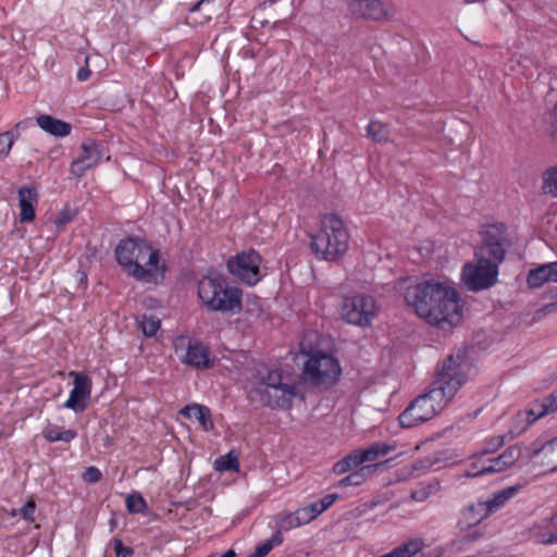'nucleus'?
Wrapping results in <instances>:
<instances>
[{
	"mask_svg": "<svg viewBox=\"0 0 557 557\" xmlns=\"http://www.w3.org/2000/svg\"><path fill=\"white\" fill-rule=\"evenodd\" d=\"M397 290L418 317L441 329L457 325L462 318L459 295L448 282L405 277Z\"/></svg>",
	"mask_w": 557,
	"mask_h": 557,
	"instance_id": "f257e3e1",
	"label": "nucleus"
},
{
	"mask_svg": "<svg viewBox=\"0 0 557 557\" xmlns=\"http://www.w3.org/2000/svg\"><path fill=\"white\" fill-rule=\"evenodd\" d=\"M461 356H449L436 373L429 389L416 397L399 414L403 428H413L431 420L440 413L454 398L467 377L462 369Z\"/></svg>",
	"mask_w": 557,
	"mask_h": 557,
	"instance_id": "f03ea898",
	"label": "nucleus"
},
{
	"mask_svg": "<svg viewBox=\"0 0 557 557\" xmlns=\"http://www.w3.org/2000/svg\"><path fill=\"white\" fill-rule=\"evenodd\" d=\"M482 243L474 249L473 261L462 267L461 277L468 289L479 292L494 286L499 264L506 255V226L504 223L488 224L481 232Z\"/></svg>",
	"mask_w": 557,
	"mask_h": 557,
	"instance_id": "7ed1b4c3",
	"label": "nucleus"
},
{
	"mask_svg": "<svg viewBox=\"0 0 557 557\" xmlns=\"http://www.w3.org/2000/svg\"><path fill=\"white\" fill-rule=\"evenodd\" d=\"M309 237L310 249L319 260L337 261L348 249V231L334 213L321 215L319 230Z\"/></svg>",
	"mask_w": 557,
	"mask_h": 557,
	"instance_id": "20e7f679",
	"label": "nucleus"
},
{
	"mask_svg": "<svg viewBox=\"0 0 557 557\" xmlns=\"http://www.w3.org/2000/svg\"><path fill=\"white\" fill-rule=\"evenodd\" d=\"M197 293L202 305L211 311L235 314L242 310V290L230 286L220 274L202 276Z\"/></svg>",
	"mask_w": 557,
	"mask_h": 557,
	"instance_id": "39448f33",
	"label": "nucleus"
},
{
	"mask_svg": "<svg viewBox=\"0 0 557 557\" xmlns=\"http://www.w3.org/2000/svg\"><path fill=\"white\" fill-rule=\"evenodd\" d=\"M253 393L263 406L274 409H290L296 397L302 399L297 384L283 383L277 370H268L260 374L253 386Z\"/></svg>",
	"mask_w": 557,
	"mask_h": 557,
	"instance_id": "423d86ee",
	"label": "nucleus"
},
{
	"mask_svg": "<svg viewBox=\"0 0 557 557\" xmlns=\"http://www.w3.org/2000/svg\"><path fill=\"white\" fill-rule=\"evenodd\" d=\"M304 373L313 385L327 388L338 381L342 369L336 358L318 351L305 362Z\"/></svg>",
	"mask_w": 557,
	"mask_h": 557,
	"instance_id": "0eeeda50",
	"label": "nucleus"
},
{
	"mask_svg": "<svg viewBox=\"0 0 557 557\" xmlns=\"http://www.w3.org/2000/svg\"><path fill=\"white\" fill-rule=\"evenodd\" d=\"M173 345L182 363L200 370L213 368L215 359L208 345L201 342L191 343L186 336L175 337Z\"/></svg>",
	"mask_w": 557,
	"mask_h": 557,
	"instance_id": "6e6552de",
	"label": "nucleus"
},
{
	"mask_svg": "<svg viewBox=\"0 0 557 557\" xmlns=\"http://www.w3.org/2000/svg\"><path fill=\"white\" fill-rule=\"evenodd\" d=\"M377 313L376 301L372 296L359 294L344 299L342 306V318L355 325H370Z\"/></svg>",
	"mask_w": 557,
	"mask_h": 557,
	"instance_id": "1a4fd4ad",
	"label": "nucleus"
},
{
	"mask_svg": "<svg viewBox=\"0 0 557 557\" xmlns=\"http://www.w3.org/2000/svg\"><path fill=\"white\" fill-rule=\"evenodd\" d=\"M262 258L256 250L244 251L227 261V270L242 282L255 285L261 280Z\"/></svg>",
	"mask_w": 557,
	"mask_h": 557,
	"instance_id": "9d476101",
	"label": "nucleus"
},
{
	"mask_svg": "<svg viewBox=\"0 0 557 557\" xmlns=\"http://www.w3.org/2000/svg\"><path fill=\"white\" fill-rule=\"evenodd\" d=\"M146 242L147 240L141 238L125 237L116 245L114 250L115 260L127 274L136 273L144 277L145 272L139 270L135 258H138V253L140 252H148Z\"/></svg>",
	"mask_w": 557,
	"mask_h": 557,
	"instance_id": "9b49d317",
	"label": "nucleus"
},
{
	"mask_svg": "<svg viewBox=\"0 0 557 557\" xmlns=\"http://www.w3.org/2000/svg\"><path fill=\"white\" fill-rule=\"evenodd\" d=\"M528 457L541 474L557 470V437L542 445L533 443L528 449Z\"/></svg>",
	"mask_w": 557,
	"mask_h": 557,
	"instance_id": "f8f14e48",
	"label": "nucleus"
},
{
	"mask_svg": "<svg viewBox=\"0 0 557 557\" xmlns=\"http://www.w3.org/2000/svg\"><path fill=\"white\" fill-rule=\"evenodd\" d=\"M147 253H138V258H135V262L138 264L140 271L145 272L144 277L139 274H129L132 277L144 283H156L158 277H163L165 272V265L160 264V253L158 249H154L152 245L146 242Z\"/></svg>",
	"mask_w": 557,
	"mask_h": 557,
	"instance_id": "ddd939ff",
	"label": "nucleus"
},
{
	"mask_svg": "<svg viewBox=\"0 0 557 557\" xmlns=\"http://www.w3.org/2000/svg\"><path fill=\"white\" fill-rule=\"evenodd\" d=\"M74 376L73 388L70 392L69 399L63 404V408L71 409L74 412H83L88 405L91 394V380L84 372H71Z\"/></svg>",
	"mask_w": 557,
	"mask_h": 557,
	"instance_id": "4468645a",
	"label": "nucleus"
},
{
	"mask_svg": "<svg viewBox=\"0 0 557 557\" xmlns=\"http://www.w3.org/2000/svg\"><path fill=\"white\" fill-rule=\"evenodd\" d=\"M102 158L101 145L88 140L81 146L79 156L71 164V173L76 177H82L87 170L96 166Z\"/></svg>",
	"mask_w": 557,
	"mask_h": 557,
	"instance_id": "2eb2a0df",
	"label": "nucleus"
},
{
	"mask_svg": "<svg viewBox=\"0 0 557 557\" xmlns=\"http://www.w3.org/2000/svg\"><path fill=\"white\" fill-rule=\"evenodd\" d=\"M20 222L30 223L36 218V206L39 201V193L36 186L24 185L17 190Z\"/></svg>",
	"mask_w": 557,
	"mask_h": 557,
	"instance_id": "dca6fc26",
	"label": "nucleus"
},
{
	"mask_svg": "<svg viewBox=\"0 0 557 557\" xmlns=\"http://www.w3.org/2000/svg\"><path fill=\"white\" fill-rule=\"evenodd\" d=\"M352 14L367 20H381L389 13L388 5L381 0H351Z\"/></svg>",
	"mask_w": 557,
	"mask_h": 557,
	"instance_id": "f3484780",
	"label": "nucleus"
},
{
	"mask_svg": "<svg viewBox=\"0 0 557 557\" xmlns=\"http://www.w3.org/2000/svg\"><path fill=\"white\" fill-rule=\"evenodd\" d=\"M488 516L490 515L486 511V507L482 504V502L469 504L461 511L460 518L458 520V528L461 532H467L480 524Z\"/></svg>",
	"mask_w": 557,
	"mask_h": 557,
	"instance_id": "a211bd4d",
	"label": "nucleus"
},
{
	"mask_svg": "<svg viewBox=\"0 0 557 557\" xmlns=\"http://www.w3.org/2000/svg\"><path fill=\"white\" fill-rule=\"evenodd\" d=\"M548 282L557 283V262H549L532 269L527 277V283L531 288H539ZM555 296H557V287Z\"/></svg>",
	"mask_w": 557,
	"mask_h": 557,
	"instance_id": "6ab92c4d",
	"label": "nucleus"
},
{
	"mask_svg": "<svg viewBox=\"0 0 557 557\" xmlns=\"http://www.w3.org/2000/svg\"><path fill=\"white\" fill-rule=\"evenodd\" d=\"M557 410V389L546 397L534 400L530 408L525 410L529 423L535 422L537 419Z\"/></svg>",
	"mask_w": 557,
	"mask_h": 557,
	"instance_id": "aec40b11",
	"label": "nucleus"
},
{
	"mask_svg": "<svg viewBox=\"0 0 557 557\" xmlns=\"http://www.w3.org/2000/svg\"><path fill=\"white\" fill-rule=\"evenodd\" d=\"M523 487L522 484H516L512 486H508L500 491L493 493L492 497L482 502V504L486 507V511L488 515L496 512L500 508H503L511 498H513Z\"/></svg>",
	"mask_w": 557,
	"mask_h": 557,
	"instance_id": "412c9836",
	"label": "nucleus"
},
{
	"mask_svg": "<svg viewBox=\"0 0 557 557\" xmlns=\"http://www.w3.org/2000/svg\"><path fill=\"white\" fill-rule=\"evenodd\" d=\"M37 125L46 133L57 136H67L72 131V125L48 114H42L36 119Z\"/></svg>",
	"mask_w": 557,
	"mask_h": 557,
	"instance_id": "4be33fe9",
	"label": "nucleus"
},
{
	"mask_svg": "<svg viewBox=\"0 0 557 557\" xmlns=\"http://www.w3.org/2000/svg\"><path fill=\"white\" fill-rule=\"evenodd\" d=\"M181 413L186 418H195L206 432L214 428L211 411L207 406L199 404L187 405L181 410Z\"/></svg>",
	"mask_w": 557,
	"mask_h": 557,
	"instance_id": "5701e85b",
	"label": "nucleus"
},
{
	"mask_svg": "<svg viewBox=\"0 0 557 557\" xmlns=\"http://www.w3.org/2000/svg\"><path fill=\"white\" fill-rule=\"evenodd\" d=\"M389 450L391 447L385 443H374L369 447L355 449L360 465L375 461L379 457L387 455Z\"/></svg>",
	"mask_w": 557,
	"mask_h": 557,
	"instance_id": "b1692460",
	"label": "nucleus"
},
{
	"mask_svg": "<svg viewBox=\"0 0 557 557\" xmlns=\"http://www.w3.org/2000/svg\"><path fill=\"white\" fill-rule=\"evenodd\" d=\"M488 457L483 455L482 451H476L470 458L467 470L465 471L466 478H478L488 474Z\"/></svg>",
	"mask_w": 557,
	"mask_h": 557,
	"instance_id": "393cba45",
	"label": "nucleus"
},
{
	"mask_svg": "<svg viewBox=\"0 0 557 557\" xmlns=\"http://www.w3.org/2000/svg\"><path fill=\"white\" fill-rule=\"evenodd\" d=\"M42 436L49 443L65 442L70 443L77 436L75 430L62 431L57 424L48 423L42 430Z\"/></svg>",
	"mask_w": 557,
	"mask_h": 557,
	"instance_id": "a878e982",
	"label": "nucleus"
},
{
	"mask_svg": "<svg viewBox=\"0 0 557 557\" xmlns=\"http://www.w3.org/2000/svg\"><path fill=\"white\" fill-rule=\"evenodd\" d=\"M377 467V465L372 466H363L360 467L358 470L351 472L350 474L346 475L338 482V486L341 487H347V486H358L361 485L367 478L374 471V469Z\"/></svg>",
	"mask_w": 557,
	"mask_h": 557,
	"instance_id": "bb28decb",
	"label": "nucleus"
},
{
	"mask_svg": "<svg viewBox=\"0 0 557 557\" xmlns=\"http://www.w3.org/2000/svg\"><path fill=\"white\" fill-rule=\"evenodd\" d=\"M440 491V482L435 479L421 482L411 491V498L416 502H424Z\"/></svg>",
	"mask_w": 557,
	"mask_h": 557,
	"instance_id": "cd10ccee",
	"label": "nucleus"
},
{
	"mask_svg": "<svg viewBox=\"0 0 557 557\" xmlns=\"http://www.w3.org/2000/svg\"><path fill=\"white\" fill-rule=\"evenodd\" d=\"M359 457L357 456L355 449L349 453L347 456L338 460L333 465V472L336 475H342L347 473L354 469L359 468L361 465L359 462Z\"/></svg>",
	"mask_w": 557,
	"mask_h": 557,
	"instance_id": "c85d7f7f",
	"label": "nucleus"
},
{
	"mask_svg": "<svg viewBox=\"0 0 557 557\" xmlns=\"http://www.w3.org/2000/svg\"><path fill=\"white\" fill-rule=\"evenodd\" d=\"M139 329L143 334L147 337L154 336L157 332L160 330L161 320L152 314H143L138 319Z\"/></svg>",
	"mask_w": 557,
	"mask_h": 557,
	"instance_id": "c756f323",
	"label": "nucleus"
},
{
	"mask_svg": "<svg viewBox=\"0 0 557 557\" xmlns=\"http://www.w3.org/2000/svg\"><path fill=\"white\" fill-rule=\"evenodd\" d=\"M367 134L377 143H386L388 140L387 126L379 120H371L369 122L367 126Z\"/></svg>",
	"mask_w": 557,
	"mask_h": 557,
	"instance_id": "7c9ffc66",
	"label": "nucleus"
},
{
	"mask_svg": "<svg viewBox=\"0 0 557 557\" xmlns=\"http://www.w3.org/2000/svg\"><path fill=\"white\" fill-rule=\"evenodd\" d=\"M214 469L216 471H239V461L238 457L233 453L230 451L226 455H223L215 459L214 461Z\"/></svg>",
	"mask_w": 557,
	"mask_h": 557,
	"instance_id": "2f4dec72",
	"label": "nucleus"
},
{
	"mask_svg": "<svg viewBox=\"0 0 557 557\" xmlns=\"http://www.w3.org/2000/svg\"><path fill=\"white\" fill-rule=\"evenodd\" d=\"M126 509L129 513H144L147 511V503L138 492H132L125 499Z\"/></svg>",
	"mask_w": 557,
	"mask_h": 557,
	"instance_id": "473e14b6",
	"label": "nucleus"
},
{
	"mask_svg": "<svg viewBox=\"0 0 557 557\" xmlns=\"http://www.w3.org/2000/svg\"><path fill=\"white\" fill-rule=\"evenodd\" d=\"M284 537L280 531H275L270 540H267L260 544H258L253 550V553L258 557H265L274 546H278L283 543Z\"/></svg>",
	"mask_w": 557,
	"mask_h": 557,
	"instance_id": "72a5a7b5",
	"label": "nucleus"
},
{
	"mask_svg": "<svg viewBox=\"0 0 557 557\" xmlns=\"http://www.w3.org/2000/svg\"><path fill=\"white\" fill-rule=\"evenodd\" d=\"M299 518L295 515V512L280 513L275 517V522L277 527V531L281 533L283 531H289L292 529L300 527Z\"/></svg>",
	"mask_w": 557,
	"mask_h": 557,
	"instance_id": "f704fd0d",
	"label": "nucleus"
},
{
	"mask_svg": "<svg viewBox=\"0 0 557 557\" xmlns=\"http://www.w3.org/2000/svg\"><path fill=\"white\" fill-rule=\"evenodd\" d=\"M17 136L18 134L14 131H7L0 134V161L10 154Z\"/></svg>",
	"mask_w": 557,
	"mask_h": 557,
	"instance_id": "c9c22d12",
	"label": "nucleus"
},
{
	"mask_svg": "<svg viewBox=\"0 0 557 557\" xmlns=\"http://www.w3.org/2000/svg\"><path fill=\"white\" fill-rule=\"evenodd\" d=\"M543 190L553 197H557V170H547L543 178Z\"/></svg>",
	"mask_w": 557,
	"mask_h": 557,
	"instance_id": "e433bc0d",
	"label": "nucleus"
},
{
	"mask_svg": "<svg viewBox=\"0 0 557 557\" xmlns=\"http://www.w3.org/2000/svg\"><path fill=\"white\" fill-rule=\"evenodd\" d=\"M521 457V448L517 445L508 447L506 450H504L499 458L503 461V465L508 469L512 467Z\"/></svg>",
	"mask_w": 557,
	"mask_h": 557,
	"instance_id": "4c0bfd02",
	"label": "nucleus"
},
{
	"mask_svg": "<svg viewBox=\"0 0 557 557\" xmlns=\"http://www.w3.org/2000/svg\"><path fill=\"white\" fill-rule=\"evenodd\" d=\"M504 444H505L504 436H502V435L492 436L483 443L480 451H482L483 455H486L488 457V455H491V454L497 451L499 448H502L504 446Z\"/></svg>",
	"mask_w": 557,
	"mask_h": 557,
	"instance_id": "58836bf2",
	"label": "nucleus"
},
{
	"mask_svg": "<svg viewBox=\"0 0 557 557\" xmlns=\"http://www.w3.org/2000/svg\"><path fill=\"white\" fill-rule=\"evenodd\" d=\"M245 312L248 313L250 317L259 318L263 312L261 299L259 297L248 299L246 302Z\"/></svg>",
	"mask_w": 557,
	"mask_h": 557,
	"instance_id": "ea45409f",
	"label": "nucleus"
},
{
	"mask_svg": "<svg viewBox=\"0 0 557 557\" xmlns=\"http://www.w3.org/2000/svg\"><path fill=\"white\" fill-rule=\"evenodd\" d=\"M74 218L75 212L72 209L65 207L58 212L54 224L57 227L61 228L73 221Z\"/></svg>",
	"mask_w": 557,
	"mask_h": 557,
	"instance_id": "a19ab883",
	"label": "nucleus"
},
{
	"mask_svg": "<svg viewBox=\"0 0 557 557\" xmlns=\"http://www.w3.org/2000/svg\"><path fill=\"white\" fill-rule=\"evenodd\" d=\"M101 478H102L101 471L94 466L86 468V470L82 474V479L86 483H97L101 480Z\"/></svg>",
	"mask_w": 557,
	"mask_h": 557,
	"instance_id": "79ce46f5",
	"label": "nucleus"
},
{
	"mask_svg": "<svg viewBox=\"0 0 557 557\" xmlns=\"http://www.w3.org/2000/svg\"><path fill=\"white\" fill-rule=\"evenodd\" d=\"M487 465H488V474L503 472V471L507 470L505 465H503V461L499 458V456L488 457Z\"/></svg>",
	"mask_w": 557,
	"mask_h": 557,
	"instance_id": "37998d69",
	"label": "nucleus"
},
{
	"mask_svg": "<svg viewBox=\"0 0 557 557\" xmlns=\"http://www.w3.org/2000/svg\"><path fill=\"white\" fill-rule=\"evenodd\" d=\"M36 509V505L34 500H28L22 508L21 515L26 521H34V512Z\"/></svg>",
	"mask_w": 557,
	"mask_h": 557,
	"instance_id": "c03bdc74",
	"label": "nucleus"
},
{
	"mask_svg": "<svg viewBox=\"0 0 557 557\" xmlns=\"http://www.w3.org/2000/svg\"><path fill=\"white\" fill-rule=\"evenodd\" d=\"M113 546L116 557H132L133 549L124 546L121 540H114Z\"/></svg>",
	"mask_w": 557,
	"mask_h": 557,
	"instance_id": "a18cd8bd",
	"label": "nucleus"
},
{
	"mask_svg": "<svg viewBox=\"0 0 557 557\" xmlns=\"http://www.w3.org/2000/svg\"><path fill=\"white\" fill-rule=\"evenodd\" d=\"M338 497L339 496L336 493L327 494L324 497H322L320 500H318L319 507L324 512L338 499Z\"/></svg>",
	"mask_w": 557,
	"mask_h": 557,
	"instance_id": "49530a36",
	"label": "nucleus"
},
{
	"mask_svg": "<svg viewBox=\"0 0 557 557\" xmlns=\"http://www.w3.org/2000/svg\"><path fill=\"white\" fill-rule=\"evenodd\" d=\"M294 512L297 516V518H299L298 521H299L300 527L313 521V519L309 515L306 507H301V508L295 510Z\"/></svg>",
	"mask_w": 557,
	"mask_h": 557,
	"instance_id": "de8ad7c7",
	"label": "nucleus"
},
{
	"mask_svg": "<svg viewBox=\"0 0 557 557\" xmlns=\"http://www.w3.org/2000/svg\"><path fill=\"white\" fill-rule=\"evenodd\" d=\"M305 507L313 520L317 519L323 512L322 509L319 507L318 502L311 503Z\"/></svg>",
	"mask_w": 557,
	"mask_h": 557,
	"instance_id": "09e8293b",
	"label": "nucleus"
},
{
	"mask_svg": "<svg viewBox=\"0 0 557 557\" xmlns=\"http://www.w3.org/2000/svg\"><path fill=\"white\" fill-rule=\"evenodd\" d=\"M541 543L545 545H552L557 543V530L549 532L547 535L543 536Z\"/></svg>",
	"mask_w": 557,
	"mask_h": 557,
	"instance_id": "8fccbe9b",
	"label": "nucleus"
},
{
	"mask_svg": "<svg viewBox=\"0 0 557 557\" xmlns=\"http://www.w3.org/2000/svg\"><path fill=\"white\" fill-rule=\"evenodd\" d=\"M91 75V71L88 69V66L81 67L77 72V79L79 82L87 81Z\"/></svg>",
	"mask_w": 557,
	"mask_h": 557,
	"instance_id": "3c124183",
	"label": "nucleus"
},
{
	"mask_svg": "<svg viewBox=\"0 0 557 557\" xmlns=\"http://www.w3.org/2000/svg\"><path fill=\"white\" fill-rule=\"evenodd\" d=\"M552 126L554 128V132L557 133V103L555 104V108L552 113Z\"/></svg>",
	"mask_w": 557,
	"mask_h": 557,
	"instance_id": "603ef678",
	"label": "nucleus"
},
{
	"mask_svg": "<svg viewBox=\"0 0 557 557\" xmlns=\"http://www.w3.org/2000/svg\"><path fill=\"white\" fill-rule=\"evenodd\" d=\"M548 522L552 527L557 528V509L552 513L548 519Z\"/></svg>",
	"mask_w": 557,
	"mask_h": 557,
	"instance_id": "864d4df0",
	"label": "nucleus"
},
{
	"mask_svg": "<svg viewBox=\"0 0 557 557\" xmlns=\"http://www.w3.org/2000/svg\"><path fill=\"white\" fill-rule=\"evenodd\" d=\"M236 554L233 549L226 550L224 554L220 555L219 557H235Z\"/></svg>",
	"mask_w": 557,
	"mask_h": 557,
	"instance_id": "5fc2aeb1",
	"label": "nucleus"
},
{
	"mask_svg": "<svg viewBox=\"0 0 557 557\" xmlns=\"http://www.w3.org/2000/svg\"><path fill=\"white\" fill-rule=\"evenodd\" d=\"M247 557H258L255 553H251L250 555H248Z\"/></svg>",
	"mask_w": 557,
	"mask_h": 557,
	"instance_id": "6e6d98bb",
	"label": "nucleus"
}]
</instances>
